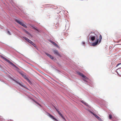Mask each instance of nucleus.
Here are the masks:
<instances>
[{"label": "nucleus", "mask_w": 121, "mask_h": 121, "mask_svg": "<svg viewBox=\"0 0 121 121\" xmlns=\"http://www.w3.org/2000/svg\"><path fill=\"white\" fill-rule=\"evenodd\" d=\"M1 57L4 60H5L6 61L8 62L12 66L15 67L16 68H17V67L13 63L11 62L9 60L7 59L6 58H5L3 57V56H1Z\"/></svg>", "instance_id": "nucleus-1"}, {"label": "nucleus", "mask_w": 121, "mask_h": 121, "mask_svg": "<svg viewBox=\"0 0 121 121\" xmlns=\"http://www.w3.org/2000/svg\"><path fill=\"white\" fill-rule=\"evenodd\" d=\"M91 34H93L90 36L91 39V40L93 41L95 40V36H96L97 35L93 32H91L90 35Z\"/></svg>", "instance_id": "nucleus-2"}, {"label": "nucleus", "mask_w": 121, "mask_h": 121, "mask_svg": "<svg viewBox=\"0 0 121 121\" xmlns=\"http://www.w3.org/2000/svg\"><path fill=\"white\" fill-rule=\"evenodd\" d=\"M21 74L22 76L23 77H24L25 79L27 80L28 82H30V80L23 73H21Z\"/></svg>", "instance_id": "nucleus-3"}, {"label": "nucleus", "mask_w": 121, "mask_h": 121, "mask_svg": "<svg viewBox=\"0 0 121 121\" xmlns=\"http://www.w3.org/2000/svg\"><path fill=\"white\" fill-rule=\"evenodd\" d=\"M78 73V74L81 76L83 78H84L85 79H88V78L86 76L84 75L82 73L79 72Z\"/></svg>", "instance_id": "nucleus-4"}, {"label": "nucleus", "mask_w": 121, "mask_h": 121, "mask_svg": "<svg viewBox=\"0 0 121 121\" xmlns=\"http://www.w3.org/2000/svg\"><path fill=\"white\" fill-rule=\"evenodd\" d=\"M15 21L22 26L24 24L22 22V21H20L19 20H15Z\"/></svg>", "instance_id": "nucleus-5"}, {"label": "nucleus", "mask_w": 121, "mask_h": 121, "mask_svg": "<svg viewBox=\"0 0 121 121\" xmlns=\"http://www.w3.org/2000/svg\"><path fill=\"white\" fill-rule=\"evenodd\" d=\"M91 113H92L95 117L97 118L100 121H102V120L97 115H96L94 113H93L92 112H91Z\"/></svg>", "instance_id": "nucleus-6"}, {"label": "nucleus", "mask_w": 121, "mask_h": 121, "mask_svg": "<svg viewBox=\"0 0 121 121\" xmlns=\"http://www.w3.org/2000/svg\"><path fill=\"white\" fill-rule=\"evenodd\" d=\"M47 113L48 114V115L50 117L52 118L55 121H58V120L56 119L52 115L50 114L48 112H47Z\"/></svg>", "instance_id": "nucleus-7"}, {"label": "nucleus", "mask_w": 121, "mask_h": 121, "mask_svg": "<svg viewBox=\"0 0 121 121\" xmlns=\"http://www.w3.org/2000/svg\"><path fill=\"white\" fill-rule=\"evenodd\" d=\"M23 38L25 39L26 40L28 41L29 43H30L31 44L33 42L31 41L28 38H27L25 37H23Z\"/></svg>", "instance_id": "nucleus-8"}, {"label": "nucleus", "mask_w": 121, "mask_h": 121, "mask_svg": "<svg viewBox=\"0 0 121 121\" xmlns=\"http://www.w3.org/2000/svg\"><path fill=\"white\" fill-rule=\"evenodd\" d=\"M53 52L55 54H56L58 56H60V55L58 51L57 50H54L53 51Z\"/></svg>", "instance_id": "nucleus-9"}, {"label": "nucleus", "mask_w": 121, "mask_h": 121, "mask_svg": "<svg viewBox=\"0 0 121 121\" xmlns=\"http://www.w3.org/2000/svg\"><path fill=\"white\" fill-rule=\"evenodd\" d=\"M45 54L47 56L49 57L52 60H53L54 59L53 57L50 54H48L46 53H45Z\"/></svg>", "instance_id": "nucleus-10"}, {"label": "nucleus", "mask_w": 121, "mask_h": 121, "mask_svg": "<svg viewBox=\"0 0 121 121\" xmlns=\"http://www.w3.org/2000/svg\"><path fill=\"white\" fill-rule=\"evenodd\" d=\"M51 42L52 43L53 45H54L56 47H57L58 48H59V46H58V45L56 43H55L54 42L52 41H51Z\"/></svg>", "instance_id": "nucleus-11"}, {"label": "nucleus", "mask_w": 121, "mask_h": 121, "mask_svg": "<svg viewBox=\"0 0 121 121\" xmlns=\"http://www.w3.org/2000/svg\"><path fill=\"white\" fill-rule=\"evenodd\" d=\"M98 42H99V39H98L95 42L93 43V44H92L93 45V46H95L98 43Z\"/></svg>", "instance_id": "nucleus-12"}, {"label": "nucleus", "mask_w": 121, "mask_h": 121, "mask_svg": "<svg viewBox=\"0 0 121 121\" xmlns=\"http://www.w3.org/2000/svg\"><path fill=\"white\" fill-rule=\"evenodd\" d=\"M24 31L26 32V33L27 34H28L29 35H30V36H32L31 35V34L29 33L28 32L26 31V30H24Z\"/></svg>", "instance_id": "nucleus-13"}, {"label": "nucleus", "mask_w": 121, "mask_h": 121, "mask_svg": "<svg viewBox=\"0 0 121 121\" xmlns=\"http://www.w3.org/2000/svg\"><path fill=\"white\" fill-rule=\"evenodd\" d=\"M32 100L34 102H35L36 104H38V105H39L40 106H41L40 105V104L39 103H38L36 101H35V100H34L33 99H32Z\"/></svg>", "instance_id": "nucleus-14"}, {"label": "nucleus", "mask_w": 121, "mask_h": 121, "mask_svg": "<svg viewBox=\"0 0 121 121\" xmlns=\"http://www.w3.org/2000/svg\"><path fill=\"white\" fill-rule=\"evenodd\" d=\"M61 117L64 120H65V118H64V117L63 116V115H62L61 114H60V115Z\"/></svg>", "instance_id": "nucleus-15"}, {"label": "nucleus", "mask_w": 121, "mask_h": 121, "mask_svg": "<svg viewBox=\"0 0 121 121\" xmlns=\"http://www.w3.org/2000/svg\"><path fill=\"white\" fill-rule=\"evenodd\" d=\"M61 117L64 120H65V118H64V117L63 116V115H62L61 114H60V115Z\"/></svg>", "instance_id": "nucleus-16"}, {"label": "nucleus", "mask_w": 121, "mask_h": 121, "mask_svg": "<svg viewBox=\"0 0 121 121\" xmlns=\"http://www.w3.org/2000/svg\"><path fill=\"white\" fill-rule=\"evenodd\" d=\"M102 39V36L101 35H100L99 37V41H101Z\"/></svg>", "instance_id": "nucleus-17"}, {"label": "nucleus", "mask_w": 121, "mask_h": 121, "mask_svg": "<svg viewBox=\"0 0 121 121\" xmlns=\"http://www.w3.org/2000/svg\"><path fill=\"white\" fill-rule=\"evenodd\" d=\"M109 118L110 119H111L112 118V115L111 114H110L109 115Z\"/></svg>", "instance_id": "nucleus-18"}, {"label": "nucleus", "mask_w": 121, "mask_h": 121, "mask_svg": "<svg viewBox=\"0 0 121 121\" xmlns=\"http://www.w3.org/2000/svg\"><path fill=\"white\" fill-rule=\"evenodd\" d=\"M82 102L84 104H85V105H87V106H88V104H87V103H86V102Z\"/></svg>", "instance_id": "nucleus-19"}, {"label": "nucleus", "mask_w": 121, "mask_h": 121, "mask_svg": "<svg viewBox=\"0 0 121 121\" xmlns=\"http://www.w3.org/2000/svg\"><path fill=\"white\" fill-rule=\"evenodd\" d=\"M31 44L34 47H35L36 46L35 44L33 42L32 43H31Z\"/></svg>", "instance_id": "nucleus-20"}, {"label": "nucleus", "mask_w": 121, "mask_h": 121, "mask_svg": "<svg viewBox=\"0 0 121 121\" xmlns=\"http://www.w3.org/2000/svg\"><path fill=\"white\" fill-rule=\"evenodd\" d=\"M22 26L26 28L27 27L24 24H23Z\"/></svg>", "instance_id": "nucleus-21"}, {"label": "nucleus", "mask_w": 121, "mask_h": 121, "mask_svg": "<svg viewBox=\"0 0 121 121\" xmlns=\"http://www.w3.org/2000/svg\"><path fill=\"white\" fill-rule=\"evenodd\" d=\"M33 27V29H35V30H36V31H38V30L36 28H35V27Z\"/></svg>", "instance_id": "nucleus-22"}, {"label": "nucleus", "mask_w": 121, "mask_h": 121, "mask_svg": "<svg viewBox=\"0 0 121 121\" xmlns=\"http://www.w3.org/2000/svg\"><path fill=\"white\" fill-rule=\"evenodd\" d=\"M17 83L18 84L21 86H23L21 84L18 82H17Z\"/></svg>", "instance_id": "nucleus-23"}, {"label": "nucleus", "mask_w": 121, "mask_h": 121, "mask_svg": "<svg viewBox=\"0 0 121 121\" xmlns=\"http://www.w3.org/2000/svg\"><path fill=\"white\" fill-rule=\"evenodd\" d=\"M121 64V63H119L118 64L117 66H116V67H117L118 66H119V65H120Z\"/></svg>", "instance_id": "nucleus-24"}, {"label": "nucleus", "mask_w": 121, "mask_h": 121, "mask_svg": "<svg viewBox=\"0 0 121 121\" xmlns=\"http://www.w3.org/2000/svg\"><path fill=\"white\" fill-rule=\"evenodd\" d=\"M58 112L59 115H60L61 114V113L59 111H58Z\"/></svg>", "instance_id": "nucleus-25"}, {"label": "nucleus", "mask_w": 121, "mask_h": 121, "mask_svg": "<svg viewBox=\"0 0 121 121\" xmlns=\"http://www.w3.org/2000/svg\"><path fill=\"white\" fill-rule=\"evenodd\" d=\"M8 33L9 35H11V34L9 31H8Z\"/></svg>", "instance_id": "nucleus-26"}, {"label": "nucleus", "mask_w": 121, "mask_h": 121, "mask_svg": "<svg viewBox=\"0 0 121 121\" xmlns=\"http://www.w3.org/2000/svg\"><path fill=\"white\" fill-rule=\"evenodd\" d=\"M55 108V109H56V111H57V112H58V111H59L57 109H56V108Z\"/></svg>", "instance_id": "nucleus-27"}, {"label": "nucleus", "mask_w": 121, "mask_h": 121, "mask_svg": "<svg viewBox=\"0 0 121 121\" xmlns=\"http://www.w3.org/2000/svg\"><path fill=\"white\" fill-rule=\"evenodd\" d=\"M83 44H85V43H84V42H83Z\"/></svg>", "instance_id": "nucleus-28"}]
</instances>
